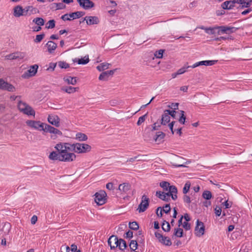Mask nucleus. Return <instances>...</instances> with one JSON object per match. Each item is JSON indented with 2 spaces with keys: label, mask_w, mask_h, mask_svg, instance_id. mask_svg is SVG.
I'll list each match as a JSON object with an SVG mask.
<instances>
[{
  "label": "nucleus",
  "mask_w": 252,
  "mask_h": 252,
  "mask_svg": "<svg viewBox=\"0 0 252 252\" xmlns=\"http://www.w3.org/2000/svg\"><path fill=\"white\" fill-rule=\"evenodd\" d=\"M79 5L84 9H89L94 6V3L91 0H77Z\"/></svg>",
  "instance_id": "9"
},
{
  "label": "nucleus",
  "mask_w": 252,
  "mask_h": 252,
  "mask_svg": "<svg viewBox=\"0 0 252 252\" xmlns=\"http://www.w3.org/2000/svg\"><path fill=\"white\" fill-rule=\"evenodd\" d=\"M161 228L164 232H169L171 230V225L168 221L163 220L161 223Z\"/></svg>",
  "instance_id": "27"
},
{
  "label": "nucleus",
  "mask_w": 252,
  "mask_h": 252,
  "mask_svg": "<svg viewBox=\"0 0 252 252\" xmlns=\"http://www.w3.org/2000/svg\"><path fill=\"white\" fill-rule=\"evenodd\" d=\"M219 30L217 31V34L220 35L222 34H230L236 32L238 28L234 27H229L226 26H220L218 27Z\"/></svg>",
  "instance_id": "5"
},
{
  "label": "nucleus",
  "mask_w": 252,
  "mask_h": 252,
  "mask_svg": "<svg viewBox=\"0 0 252 252\" xmlns=\"http://www.w3.org/2000/svg\"><path fill=\"white\" fill-rule=\"evenodd\" d=\"M165 136V134L162 131H158L156 132L154 139L156 142H161Z\"/></svg>",
  "instance_id": "21"
},
{
  "label": "nucleus",
  "mask_w": 252,
  "mask_h": 252,
  "mask_svg": "<svg viewBox=\"0 0 252 252\" xmlns=\"http://www.w3.org/2000/svg\"><path fill=\"white\" fill-rule=\"evenodd\" d=\"M63 80L65 82H67V83L68 84H71V85H74L76 84L77 83V80H76V77H71V76H69L68 77H64L63 78Z\"/></svg>",
  "instance_id": "31"
},
{
  "label": "nucleus",
  "mask_w": 252,
  "mask_h": 252,
  "mask_svg": "<svg viewBox=\"0 0 252 252\" xmlns=\"http://www.w3.org/2000/svg\"><path fill=\"white\" fill-rule=\"evenodd\" d=\"M47 119L48 122L52 125L56 127H59L60 126V119L57 115H49Z\"/></svg>",
  "instance_id": "12"
},
{
  "label": "nucleus",
  "mask_w": 252,
  "mask_h": 252,
  "mask_svg": "<svg viewBox=\"0 0 252 252\" xmlns=\"http://www.w3.org/2000/svg\"><path fill=\"white\" fill-rule=\"evenodd\" d=\"M170 117L169 115L166 114V112L164 111V113L162 114L160 120V124L165 126L170 122Z\"/></svg>",
  "instance_id": "22"
},
{
  "label": "nucleus",
  "mask_w": 252,
  "mask_h": 252,
  "mask_svg": "<svg viewBox=\"0 0 252 252\" xmlns=\"http://www.w3.org/2000/svg\"><path fill=\"white\" fill-rule=\"evenodd\" d=\"M49 53H53L57 47V44L53 41L50 40L46 44Z\"/></svg>",
  "instance_id": "18"
},
{
  "label": "nucleus",
  "mask_w": 252,
  "mask_h": 252,
  "mask_svg": "<svg viewBox=\"0 0 252 252\" xmlns=\"http://www.w3.org/2000/svg\"><path fill=\"white\" fill-rule=\"evenodd\" d=\"M179 103H172L171 105H168V107L172 109V110H177L178 109Z\"/></svg>",
  "instance_id": "63"
},
{
  "label": "nucleus",
  "mask_w": 252,
  "mask_h": 252,
  "mask_svg": "<svg viewBox=\"0 0 252 252\" xmlns=\"http://www.w3.org/2000/svg\"><path fill=\"white\" fill-rule=\"evenodd\" d=\"M63 2L55 3L56 5V9H63L65 8V5L63 3Z\"/></svg>",
  "instance_id": "61"
},
{
  "label": "nucleus",
  "mask_w": 252,
  "mask_h": 252,
  "mask_svg": "<svg viewBox=\"0 0 252 252\" xmlns=\"http://www.w3.org/2000/svg\"><path fill=\"white\" fill-rule=\"evenodd\" d=\"M22 113L28 116H34L35 114V111L28 104L26 107H24V109H22Z\"/></svg>",
  "instance_id": "16"
},
{
  "label": "nucleus",
  "mask_w": 252,
  "mask_h": 252,
  "mask_svg": "<svg viewBox=\"0 0 252 252\" xmlns=\"http://www.w3.org/2000/svg\"><path fill=\"white\" fill-rule=\"evenodd\" d=\"M38 68V65L36 64L31 65L30 68L23 74L22 77L28 78L30 77L34 76L37 73Z\"/></svg>",
  "instance_id": "8"
},
{
  "label": "nucleus",
  "mask_w": 252,
  "mask_h": 252,
  "mask_svg": "<svg viewBox=\"0 0 252 252\" xmlns=\"http://www.w3.org/2000/svg\"><path fill=\"white\" fill-rule=\"evenodd\" d=\"M24 57L23 53L20 52H15L6 55L5 56V59L9 60H16L17 59H22L24 58Z\"/></svg>",
  "instance_id": "14"
},
{
  "label": "nucleus",
  "mask_w": 252,
  "mask_h": 252,
  "mask_svg": "<svg viewBox=\"0 0 252 252\" xmlns=\"http://www.w3.org/2000/svg\"><path fill=\"white\" fill-rule=\"evenodd\" d=\"M235 6L234 5H231L230 4V1L229 0H226L223 2L221 4V7L222 9L224 10H230L234 8Z\"/></svg>",
  "instance_id": "28"
},
{
  "label": "nucleus",
  "mask_w": 252,
  "mask_h": 252,
  "mask_svg": "<svg viewBox=\"0 0 252 252\" xmlns=\"http://www.w3.org/2000/svg\"><path fill=\"white\" fill-rule=\"evenodd\" d=\"M76 139L80 141H85L88 139V136L84 133L78 132L76 134Z\"/></svg>",
  "instance_id": "32"
},
{
  "label": "nucleus",
  "mask_w": 252,
  "mask_h": 252,
  "mask_svg": "<svg viewBox=\"0 0 252 252\" xmlns=\"http://www.w3.org/2000/svg\"><path fill=\"white\" fill-rule=\"evenodd\" d=\"M180 112L181 116L179 119V121L181 124L184 125L185 123V121L186 119V117L185 115V112L183 110H180Z\"/></svg>",
  "instance_id": "44"
},
{
  "label": "nucleus",
  "mask_w": 252,
  "mask_h": 252,
  "mask_svg": "<svg viewBox=\"0 0 252 252\" xmlns=\"http://www.w3.org/2000/svg\"><path fill=\"white\" fill-rule=\"evenodd\" d=\"M76 155L74 153L64 154L62 151H53L50 153L49 158L52 160H59L64 162H71L76 158Z\"/></svg>",
  "instance_id": "1"
},
{
  "label": "nucleus",
  "mask_w": 252,
  "mask_h": 252,
  "mask_svg": "<svg viewBox=\"0 0 252 252\" xmlns=\"http://www.w3.org/2000/svg\"><path fill=\"white\" fill-rule=\"evenodd\" d=\"M13 15L15 17H20L23 16V8L21 5H17L13 8Z\"/></svg>",
  "instance_id": "17"
},
{
  "label": "nucleus",
  "mask_w": 252,
  "mask_h": 252,
  "mask_svg": "<svg viewBox=\"0 0 252 252\" xmlns=\"http://www.w3.org/2000/svg\"><path fill=\"white\" fill-rule=\"evenodd\" d=\"M184 234V230L183 229L181 228H176L174 229V233L172 235V238L174 236H176L177 237H182Z\"/></svg>",
  "instance_id": "26"
},
{
  "label": "nucleus",
  "mask_w": 252,
  "mask_h": 252,
  "mask_svg": "<svg viewBox=\"0 0 252 252\" xmlns=\"http://www.w3.org/2000/svg\"><path fill=\"white\" fill-rule=\"evenodd\" d=\"M164 112H166V114L170 115L173 119L176 118V114L177 113L176 111L166 109L164 110Z\"/></svg>",
  "instance_id": "57"
},
{
  "label": "nucleus",
  "mask_w": 252,
  "mask_h": 252,
  "mask_svg": "<svg viewBox=\"0 0 252 252\" xmlns=\"http://www.w3.org/2000/svg\"><path fill=\"white\" fill-rule=\"evenodd\" d=\"M32 22L41 27L44 25L45 20L41 17H36L33 19Z\"/></svg>",
  "instance_id": "33"
},
{
  "label": "nucleus",
  "mask_w": 252,
  "mask_h": 252,
  "mask_svg": "<svg viewBox=\"0 0 252 252\" xmlns=\"http://www.w3.org/2000/svg\"><path fill=\"white\" fill-rule=\"evenodd\" d=\"M64 144L65 143L61 142L58 143L55 146V148L57 151L61 152V150H63V149H64L65 146Z\"/></svg>",
  "instance_id": "49"
},
{
  "label": "nucleus",
  "mask_w": 252,
  "mask_h": 252,
  "mask_svg": "<svg viewBox=\"0 0 252 252\" xmlns=\"http://www.w3.org/2000/svg\"><path fill=\"white\" fill-rule=\"evenodd\" d=\"M183 201L185 203L189 204L191 202L190 197L189 195H187L186 194L184 195V196L183 197Z\"/></svg>",
  "instance_id": "59"
},
{
  "label": "nucleus",
  "mask_w": 252,
  "mask_h": 252,
  "mask_svg": "<svg viewBox=\"0 0 252 252\" xmlns=\"http://www.w3.org/2000/svg\"><path fill=\"white\" fill-rule=\"evenodd\" d=\"M205 230V225L203 222L199 220H197L194 229L196 236L198 237L202 236L204 234Z\"/></svg>",
  "instance_id": "7"
},
{
  "label": "nucleus",
  "mask_w": 252,
  "mask_h": 252,
  "mask_svg": "<svg viewBox=\"0 0 252 252\" xmlns=\"http://www.w3.org/2000/svg\"><path fill=\"white\" fill-rule=\"evenodd\" d=\"M64 144L65 145V146L63 150H62V153H64V154H70L71 153H68L67 151L73 152V147L71 146L72 145V144H70L69 143H65Z\"/></svg>",
  "instance_id": "30"
},
{
  "label": "nucleus",
  "mask_w": 252,
  "mask_h": 252,
  "mask_svg": "<svg viewBox=\"0 0 252 252\" xmlns=\"http://www.w3.org/2000/svg\"><path fill=\"white\" fill-rule=\"evenodd\" d=\"M164 52V50L163 49H160L157 51H156L155 53V56L157 58L160 59L162 58L163 57V53Z\"/></svg>",
  "instance_id": "51"
},
{
  "label": "nucleus",
  "mask_w": 252,
  "mask_h": 252,
  "mask_svg": "<svg viewBox=\"0 0 252 252\" xmlns=\"http://www.w3.org/2000/svg\"><path fill=\"white\" fill-rule=\"evenodd\" d=\"M163 210L161 207H158L156 209V214L159 218H161L163 216L162 214Z\"/></svg>",
  "instance_id": "60"
},
{
  "label": "nucleus",
  "mask_w": 252,
  "mask_h": 252,
  "mask_svg": "<svg viewBox=\"0 0 252 252\" xmlns=\"http://www.w3.org/2000/svg\"><path fill=\"white\" fill-rule=\"evenodd\" d=\"M155 237L158 240V242L162 245L170 246L172 245V242L169 238L166 236H163L161 233L158 232H155Z\"/></svg>",
  "instance_id": "6"
},
{
  "label": "nucleus",
  "mask_w": 252,
  "mask_h": 252,
  "mask_svg": "<svg viewBox=\"0 0 252 252\" xmlns=\"http://www.w3.org/2000/svg\"><path fill=\"white\" fill-rule=\"evenodd\" d=\"M94 201L98 205H102L105 203L107 194L105 191L100 190L94 194Z\"/></svg>",
  "instance_id": "2"
},
{
  "label": "nucleus",
  "mask_w": 252,
  "mask_h": 252,
  "mask_svg": "<svg viewBox=\"0 0 252 252\" xmlns=\"http://www.w3.org/2000/svg\"><path fill=\"white\" fill-rule=\"evenodd\" d=\"M44 37L45 34L43 32L40 34H37L36 35L35 38L34 39V42L35 43H39L42 41Z\"/></svg>",
  "instance_id": "46"
},
{
  "label": "nucleus",
  "mask_w": 252,
  "mask_h": 252,
  "mask_svg": "<svg viewBox=\"0 0 252 252\" xmlns=\"http://www.w3.org/2000/svg\"><path fill=\"white\" fill-rule=\"evenodd\" d=\"M168 190H169L172 193L177 194L178 192L177 188L174 185H170L168 188Z\"/></svg>",
  "instance_id": "55"
},
{
  "label": "nucleus",
  "mask_w": 252,
  "mask_h": 252,
  "mask_svg": "<svg viewBox=\"0 0 252 252\" xmlns=\"http://www.w3.org/2000/svg\"><path fill=\"white\" fill-rule=\"evenodd\" d=\"M79 89V88L76 87H73L71 86H68V87H63L62 88V90L63 92H65L68 94H71L73 93H74L76 91H77Z\"/></svg>",
  "instance_id": "25"
},
{
  "label": "nucleus",
  "mask_w": 252,
  "mask_h": 252,
  "mask_svg": "<svg viewBox=\"0 0 252 252\" xmlns=\"http://www.w3.org/2000/svg\"><path fill=\"white\" fill-rule=\"evenodd\" d=\"M28 12L29 14V16H30L31 14L33 13H36V11L37 10V9L35 7H33L32 6H27Z\"/></svg>",
  "instance_id": "58"
},
{
  "label": "nucleus",
  "mask_w": 252,
  "mask_h": 252,
  "mask_svg": "<svg viewBox=\"0 0 252 252\" xmlns=\"http://www.w3.org/2000/svg\"><path fill=\"white\" fill-rule=\"evenodd\" d=\"M91 150V146L87 144L81 143V151L80 152L81 153H85L90 151Z\"/></svg>",
  "instance_id": "29"
},
{
  "label": "nucleus",
  "mask_w": 252,
  "mask_h": 252,
  "mask_svg": "<svg viewBox=\"0 0 252 252\" xmlns=\"http://www.w3.org/2000/svg\"><path fill=\"white\" fill-rule=\"evenodd\" d=\"M218 62V60H206L197 62L191 65V68H195L200 65L211 66Z\"/></svg>",
  "instance_id": "10"
},
{
  "label": "nucleus",
  "mask_w": 252,
  "mask_h": 252,
  "mask_svg": "<svg viewBox=\"0 0 252 252\" xmlns=\"http://www.w3.org/2000/svg\"><path fill=\"white\" fill-rule=\"evenodd\" d=\"M110 64L106 63H100L99 65L96 67L97 69L99 71H102L108 68Z\"/></svg>",
  "instance_id": "34"
},
{
  "label": "nucleus",
  "mask_w": 252,
  "mask_h": 252,
  "mask_svg": "<svg viewBox=\"0 0 252 252\" xmlns=\"http://www.w3.org/2000/svg\"><path fill=\"white\" fill-rule=\"evenodd\" d=\"M218 27L219 26H215L213 27H205L204 26H202L200 29L204 30L206 33L212 35L215 34L216 33H217V31L219 30Z\"/></svg>",
  "instance_id": "15"
},
{
  "label": "nucleus",
  "mask_w": 252,
  "mask_h": 252,
  "mask_svg": "<svg viewBox=\"0 0 252 252\" xmlns=\"http://www.w3.org/2000/svg\"><path fill=\"white\" fill-rule=\"evenodd\" d=\"M202 197L206 200H209L212 197V193L210 191L205 190L202 193Z\"/></svg>",
  "instance_id": "38"
},
{
  "label": "nucleus",
  "mask_w": 252,
  "mask_h": 252,
  "mask_svg": "<svg viewBox=\"0 0 252 252\" xmlns=\"http://www.w3.org/2000/svg\"><path fill=\"white\" fill-rule=\"evenodd\" d=\"M109 77L106 71H103L100 74L98 79L99 80L106 81L108 80Z\"/></svg>",
  "instance_id": "45"
},
{
  "label": "nucleus",
  "mask_w": 252,
  "mask_h": 252,
  "mask_svg": "<svg viewBox=\"0 0 252 252\" xmlns=\"http://www.w3.org/2000/svg\"><path fill=\"white\" fill-rule=\"evenodd\" d=\"M2 90L7 91L10 92H13L15 91V88L11 84L7 82V81H5L4 86L3 87Z\"/></svg>",
  "instance_id": "23"
},
{
  "label": "nucleus",
  "mask_w": 252,
  "mask_h": 252,
  "mask_svg": "<svg viewBox=\"0 0 252 252\" xmlns=\"http://www.w3.org/2000/svg\"><path fill=\"white\" fill-rule=\"evenodd\" d=\"M58 64L62 69H66L69 67V64L64 61H59L58 62Z\"/></svg>",
  "instance_id": "43"
},
{
  "label": "nucleus",
  "mask_w": 252,
  "mask_h": 252,
  "mask_svg": "<svg viewBox=\"0 0 252 252\" xmlns=\"http://www.w3.org/2000/svg\"><path fill=\"white\" fill-rule=\"evenodd\" d=\"M73 147V152L80 154L81 152H80L81 151V143H77L76 144H72L71 146Z\"/></svg>",
  "instance_id": "40"
},
{
  "label": "nucleus",
  "mask_w": 252,
  "mask_h": 252,
  "mask_svg": "<svg viewBox=\"0 0 252 252\" xmlns=\"http://www.w3.org/2000/svg\"><path fill=\"white\" fill-rule=\"evenodd\" d=\"M129 228L133 230H137L139 229V225L137 222L133 221L129 223Z\"/></svg>",
  "instance_id": "37"
},
{
  "label": "nucleus",
  "mask_w": 252,
  "mask_h": 252,
  "mask_svg": "<svg viewBox=\"0 0 252 252\" xmlns=\"http://www.w3.org/2000/svg\"><path fill=\"white\" fill-rule=\"evenodd\" d=\"M150 199L149 197L144 194L142 195L141 198V201L140 203L139 204L137 210H138L139 213L145 212L149 206Z\"/></svg>",
  "instance_id": "3"
},
{
  "label": "nucleus",
  "mask_w": 252,
  "mask_h": 252,
  "mask_svg": "<svg viewBox=\"0 0 252 252\" xmlns=\"http://www.w3.org/2000/svg\"><path fill=\"white\" fill-rule=\"evenodd\" d=\"M55 21L54 19L50 20L47 22L46 28L49 29H53L55 27Z\"/></svg>",
  "instance_id": "42"
},
{
  "label": "nucleus",
  "mask_w": 252,
  "mask_h": 252,
  "mask_svg": "<svg viewBox=\"0 0 252 252\" xmlns=\"http://www.w3.org/2000/svg\"><path fill=\"white\" fill-rule=\"evenodd\" d=\"M191 66L184 65L183 67L179 69L177 71V74L179 75L182 74L187 71V69L189 68H191Z\"/></svg>",
  "instance_id": "39"
},
{
  "label": "nucleus",
  "mask_w": 252,
  "mask_h": 252,
  "mask_svg": "<svg viewBox=\"0 0 252 252\" xmlns=\"http://www.w3.org/2000/svg\"><path fill=\"white\" fill-rule=\"evenodd\" d=\"M74 63H77L79 64H86L89 62V59L88 56H85L81 59L75 58L72 60Z\"/></svg>",
  "instance_id": "19"
},
{
  "label": "nucleus",
  "mask_w": 252,
  "mask_h": 252,
  "mask_svg": "<svg viewBox=\"0 0 252 252\" xmlns=\"http://www.w3.org/2000/svg\"><path fill=\"white\" fill-rule=\"evenodd\" d=\"M190 183L189 181H187L185 183L184 187L183 188V193L184 194H187L189 192V191L190 189Z\"/></svg>",
  "instance_id": "41"
},
{
  "label": "nucleus",
  "mask_w": 252,
  "mask_h": 252,
  "mask_svg": "<svg viewBox=\"0 0 252 252\" xmlns=\"http://www.w3.org/2000/svg\"><path fill=\"white\" fill-rule=\"evenodd\" d=\"M27 105V103L23 102L21 100L19 101V102L18 103V109L20 112H22V109H24V107H25Z\"/></svg>",
  "instance_id": "53"
},
{
  "label": "nucleus",
  "mask_w": 252,
  "mask_h": 252,
  "mask_svg": "<svg viewBox=\"0 0 252 252\" xmlns=\"http://www.w3.org/2000/svg\"><path fill=\"white\" fill-rule=\"evenodd\" d=\"M86 21L88 25H96L99 23V20L97 16H86L83 19V21Z\"/></svg>",
  "instance_id": "11"
},
{
  "label": "nucleus",
  "mask_w": 252,
  "mask_h": 252,
  "mask_svg": "<svg viewBox=\"0 0 252 252\" xmlns=\"http://www.w3.org/2000/svg\"><path fill=\"white\" fill-rule=\"evenodd\" d=\"M156 195L160 199L165 202H168L170 200V198L166 197L165 192L161 191H157Z\"/></svg>",
  "instance_id": "20"
},
{
  "label": "nucleus",
  "mask_w": 252,
  "mask_h": 252,
  "mask_svg": "<svg viewBox=\"0 0 252 252\" xmlns=\"http://www.w3.org/2000/svg\"><path fill=\"white\" fill-rule=\"evenodd\" d=\"M163 212L165 214H168L171 211V208L170 204H166L162 208Z\"/></svg>",
  "instance_id": "54"
},
{
  "label": "nucleus",
  "mask_w": 252,
  "mask_h": 252,
  "mask_svg": "<svg viewBox=\"0 0 252 252\" xmlns=\"http://www.w3.org/2000/svg\"><path fill=\"white\" fill-rule=\"evenodd\" d=\"M131 185L128 183H124L119 186L118 189L123 194H127L131 189Z\"/></svg>",
  "instance_id": "13"
},
{
  "label": "nucleus",
  "mask_w": 252,
  "mask_h": 252,
  "mask_svg": "<svg viewBox=\"0 0 252 252\" xmlns=\"http://www.w3.org/2000/svg\"><path fill=\"white\" fill-rule=\"evenodd\" d=\"M147 116H148V113H147L145 115L140 117L138 120L137 122V125L140 126L142 124V123L144 122V121H145L147 117Z\"/></svg>",
  "instance_id": "48"
},
{
  "label": "nucleus",
  "mask_w": 252,
  "mask_h": 252,
  "mask_svg": "<svg viewBox=\"0 0 252 252\" xmlns=\"http://www.w3.org/2000/svg\"><path fill=\"white\" fill-rule=\"evenodd\" d=\"M170 183L166 181H162L160 183L159 186L160 187H161L163 190L165 191L168 190V188L170 185Z\"/></svg>",
  "instance_id": "47"
},
{
  "label": "nucleus",
  "mask_w": 252,
  "mask_h": 252,
  "mask_svg": "<svg viewBox=\"0 0 252 252\" xmlns=\"http://www.w3.org/2000/svg\"><path fill=\"white\" fill-rule=\"evenodd\" d=\"M130 249L131 251H134L138 248V243L137 240H132L129 243Z\"/></svg>",
  "instance_id": "36"
},
{
  "label": "nucleus",
  "mask_w": 252,
  "mask_h": 252,
  "mask_svg": "<svg viewBox=\"0 0 252 252\" xmlns=\"http://www.w3.org/2000/svg\"><path fill=\"white\" fill-rule=\"evenodd\" d=\"M133 236V232L130 230H128L124 234V237L126 239H131Z\"/></svg>",
  "instance_id": "52"
},
{
  "label": "nucleus",
  "mask_w": 252,
  "mask_h": 252,
  "mask_svg": "<svg viewBox=\"0 0 252 252\" xmlns=\"http://www.w3.org/2000/svg\"><path fill=\"white\" fill-rule=\"evenodd\" d=\"M241 5H240L238 8L243 9L244 8H249L251 5H250L249 2H246L244 1L241 0V3H240Z\"/></svg>",
  "instance_id": "56"
},
{
  "label": "nucleus",
  "mask_w": 252,
  "mask_h": 252,
  "mask_svg": "<svg viewBox=\"0 0 252 252\" xmlns=\"http://www.w3.org/2000/svg\"><path fill=\"white\" fill-rule=\"evenodd\" d=\"M55 127L48 125L47 124H45L44 129V132L47 133L49 132L50 133H53L54 131Z\"/></svg>",
  "instance_id": "35"
},
{
  "label": "nucleus",
  "mask_w": 252,
  "mask_h": 252,
  "mask_svg": "<svg viewBox=\"0 0 252 252\" xmlns=\"http://www.w3.org/2000/svg\"><path fill=\"white\" fill-rule=\"evenodd\" d=\"M53 134H55L54 136H51V138L53 139H55L58 135L61 136L63 134V133L61 131L59 130L58 129L55 128L54 131L53 133Z\"/></svg>",
  "instance_id": "50"
},
{
  "label": "nucleus",
  "mask_w": 252,
  "mask_h": 252,
  "mask_svg": "<svg viewBox=\"0 0 252 252\" xmlns=\"http://www.w3.org/2000/svg\"><path fill=\"white\" fill-rule=\"evenodd\" d=\"M182 226L186 230H189L191 228L190 224L189 222H184Z\"/></svg>",
  "instance_id": "64"
},
{
  "label": "nucleus",
  "mask_w": 252,
  "mask_h": 252,
  "mask_svg": "<svg viewBox=\"0 0 252 252\" xmlns=\"http://www.w3.org/2000/svg\"><path fill=\"white\" fill-rule=\"evenodd\" d=\"M26 124L30 127L39 131H43L45 126V123L39 121L27 120Z\"/></svg>",
  "instance_id": "4"
},
{
  "label": "nucleus",
  "mask_w": 252,
  "mask_h": 252,
  "mask_svg": "<svg viewBox=\"0 0 252 252\" xmlns=\"http://www.w3.org/2000/svg\"><path fill=\"white\" fill-rule=\"evenodd\" d=\"M85 14V12L84 11H76L69 13V16L70 18H72V19H75L82 17Z\"/></svg>",
  "instance_id": "24"
},
{
  "label": "nucleus",
  "mask_w": 252,
  "mask_h": 252,
  "mask_svg": "<svg viewBox=\"0 0 252 252\" xmlns=\"http://www.w3.org/2000/svg\"><path fill=\"white\" fill-rule=\"evenodd\" d=\"M58 63H50L47 70L54 71Z\"/></svg>",
  "instance_id": "62"
}]
</instances>
